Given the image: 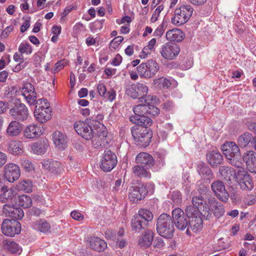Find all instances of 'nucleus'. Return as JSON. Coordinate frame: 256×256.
I'll list each match as a JSON object with an SVG mask.
<instances>
[{
    "label": "nucleus",
    "mask_w": 256,
    "mask_h": 256,
    "mask_svg": "<svg viewBox=\"0 0 256 256\" xmlns=\"http://www.w3.org/2000/svg\"><path fill=\"white\" fill-rule=\"evenodd\" d=\"M194 8L189 4H182L174 11L172 22L180 26L186 24L190 18L193 13Z\"/></svg>",
    "instance_id": "39448f33"
},
{
    "label": "nucleus",
    "mask_w": 256,
    "mask_h": 256,
    "mask_svg": "<svg viewBox=\"0 0 256 256\" xmlns=\"http://www.w3.org/2000/svg\"><path fill=\"white\" fill-rule=\"evenodd\" d=\"M221 150L228 160V162L236 168L244 166L240 148L233 142H226L221 146Z\"/></svg>",
    "instance_id": "f257e3e1"
},
{
    "label": "nucleus",
    "mask_w": 256,
    "mask_h": 256,
    "mask_svg": "<svg viewBox=\"0 0 256 256\" xmlns=\"http://www.w3.org/2000/svg\"><path fill=\"white\" fill-rule=\"evenodd\" d=\"M184 37V34L182 32L176 28L169 30L166 33V39L172 42H180Z\"/></svg>",
    "instance_id": "cd10ccee"
},
{
    "label": "nucleus",
    "mask_w": 256,
    "mask_h": 256,
    "mask_svg": "<svg viewBox=\"0 0 256 256\" xmlns=\"http://www.w3.org/2000/svg\"><path fill=\"white\" fill-rule=\"evenodd\" d=\"M52 108L38 109L34 110V114L37 121L44 123L50 120L52 117Z\"/></svg>",
    "instance_id": "bb28decb"
},
{
    "label": "nucleus",
    "mask_w": 256,
    "mask_h": 256,
    "mask_svg": "<svg viewBox=\"0 0 256 256\" xmlns=\"http://www.w3.org/2000/svg\"><path fill=\"white\" fill-rule=\"evenodd\" d=\"M164 24L163 22L162 24L160 25L158 28L155 30L154 32V36L160 38L164 34Z\"/></svg>",
    "instance_id": "680f3d73"
},
{
    "label": "nucleus",
    "mask_w": 256,
    "mask_h": 256,
    "mask_svg": "<svg viewBox=\"0 0 256 256\" xmlns=\"http://www.w3.org/2000/svg\"><path fill=\"white\" fill-rule=\"evenodd\" d=\"M20 164L22 168L26 171H30L34 168L32 163L29 160L26 158L20 160Z\"/></svg>",
    "instance_id": "4d7b16f0"
},
{
    "label": "nucleus",
    "mask_w": 256,
    "mask_h": 256,
    "mask_svg": "<svg viewBox=\"0 0 256 256\" xmlns=\"http://www.w3.org/2000/svg\"><path fill=\"white\" fill-rule=\"evenodd\" d=\"M4 178L10 182H14L20 176L19 166L13 163L7 164L4 168Z\"/></svg>",
    "instance_id": "ddd939ff"
},
{
    "label": "nucleus",
    "mask_w": 256,
    "mask_h": 256,
    "mask_svg": "<svg viewBox=\"0 0 256 256\" xmlns=\"http://www.w3.org/2000/svg\"><path fill=\"white\" fill-rule=\"evenodd\" d=\"M185 211L186 214V216L188 218H191L192 216H200V214L204 215V212L202 211H200L198 208L192 205L188 206L185 209Z\"/></svg>",
    "instance_id": "49530a36"
},
{
    "label": "nucleus",
    "mask_w": 256,
    "mask_h": 256,
    "mask_svg": "<svg viewBox=\"0 0 256 256\" xmlns=\"http://www.w3.org/2000/svg\"><path fill=\"white\" fill-rule=\"evenodd\" d=\"M2 230L4 234L8 236H14L20 233L21 224L16 220L5 219L2 224Z\"/></svg>",
    "instance_id": "6e6552de"
},
{
    "label": "nucleus",
    "mask_w": 256,
    "mask_h": 256,
    "mask_svg": "<svg viewBox=\"0 0 256 256\" xmlns=\"http://www.w3.org/2000/svg\"><path fill=\"white\" fill-rule=\"evenodd\" d=\"M8 150L14 154H18L22 152L21 145L18 142H12L10 144Z\"/></svg>",
    "instance_id": "864d4df0"
},
{
    "label": "nucleus",
    "mask_w": 256,
    "mask_h": 256,
    "mask_svg": "<svg viewBox=\"0 0 256 256\" xmlns=\"http://www.w3.org/2000/svg\"><path fill=\"white\" fill-rule=\"evenodd\" d=\"M32 188V183L28 180L20 182L16 186V189L18 190H22L26 192H31Z\"/></svg>",
    "instance_id": "a18cd8bd"
},
{
    "label": "nucleus",
    "mask_w": 256,
    "mask_h": 256,
    "mask_svg": "<svg viewBox=\"0 0 256 256\" xmlns=\"http://www.w3.org/2000/svg\"><path fill=\"white\" fill-rule=\"evenodd\" d=\"M156 230L161 236L170 238L174 232V223L172 218L167 214H161L157 220Z\"/></svg>",
    "instance_id": "f03ea898"
},
{
    "label": "nucleus",
    "mask_w": 256,
    "mask_h": 256,
    "mask_svg": "<svg viewBox=\"0 0 256 256\" xmlns=\"http://www.w3.org/2000/svg\"><path fill=\"white\" fill-rule=\"evenodd\" d=\"M65 66L64 62V60H60L54 66L53 72L56 73L59 70L63 68Z\"/></svg>",
    "instance_id": "338daca9"
},
{
    "label": "nucleus",
    "mask_w": 256,
    "mask_h": 256,
    "mask_svg": "<svg viewBox=\"0 0 256 256\" xmlns=\"http://www.w3.org/2000/svg\"><path fill=\"white\" fill-rule=\"evenodd\" d=\"M71 216L76 220H82L84 219V216L80 212L77 211H72L70 214Z\"/></svg>",
    "instance_id": "0e129e2a"
},
{
    "label": "nucleus",
    "mask_w": 256,
    "mask_h": 256,
    "mask_svg": "<svg viewBox=\"0 0 256 256\" xmlns=\"http://www.w3.org/2000/svg\"><path fill=\"white\" fill-rule=\"evenodd\" d=\"M153 84L156 87L158 88H166L172 84L169 80L164 77L155 79Z\"/></svg>",
    "instance_id": "c03bdc74"
},
{
    "label": "nucleus",
    "mask_w": 256,
    "mask_h": 256,
    "mask_svg": "<svg viewBox=\"0 0 256 256\" xmlns=\"http://www.w3.org/2000/svg\"><path fill=\"white\" fill-rule=\"evenodd\" d=\"M123 40L124 38L122 36H116L111 42L110 46L112 48H116L120 44Z\"/></svg>",
    "instance_id": "e2e57ef3"
},
{
    "label": "nucleus",
    "mask_w": 256,
    "mask_h": 256,
    "mask_svg": "<svg viewBox=\"0 0 256 256\" xmlns=\"http://www.w3.org/2000/svg\"><path fill=\"white\" fill-rule=\"evenodd\" d=\"M9 114L14 119L20 122L26 120L28 116V110L23 104H19L11 108Z\"/></svg>",
    "instance_id": "2eb2a0df"
},
{
    "label": "nucleus",
    "mask_w": 256,
    "mask_h": 256,
    "mask_svg": "<svg viewBox=\"0 0 256 256\" xmlns=\"http://www.w3.org/2000/svg\"><path fill=\"white\" fill-rule=\"evenodd\" d=\"M211 188L216 196L222 202H226L230 197L228 192L226 190L224 183L220 180H214L211 184Z\"/></svg>",
    "instance_id": "f8f14e48"
},
{
    "label": "nucleus",
    "mask_w": 256,
    "mask_h": 256,
    "mask_svg": "<svg viewBox=\"0 0 256 256\" xmlns=\"http://www.w3.org/2000/svg\"><path fill=\"white\" fill-rule=\"evenodd\" d=\"M117 163L116 154L110 150H105L100 164L102 170L106 172H110L116 166Z\"/></svg>",
    "instance_id": "0eeeda50"
},
{
    "label": "nucleus",
    "mask_w": 256,
    "mask_h": 256,
    "mask_svg": "<svg viewBox=\"0 0 256 256\" xmlns=\"http://www.w3.org/2000/svg\"><path fill=\"white\" fill-rule=\"evenodd\" d=\"M164 246V242L162 238L160 237H158L154 241V247L155 248H160Z\"/></svg>",
    "instance_id": "69168bd1"
},
{
    "label": "nucleus",
    "mask_w": 256,
    "mask_h": 256,
    "mask_svg": "<svg viewBox=\"0 0 256 256\" xmlns=\"http://www.w3.org/2000/svg\"><path fill=\"white\" fill-rule=\"evenodd\" d=\"M148 194L146 186L141 183L132 186L128 189V198L130 201L136 203L144 199Z\"/></svg>",
    "instance_id": "1a4fd4ad"
},
{
    "label": "nucleus",
    "mask_w": 256,
    "mask_h": 256,
    "mask_svg": "<svg viewBox=\"0 0 256 256\" xmlns=\"http://www.w3.org/2000/svg\"><path fill=\"white\" fill-rule=\"evenodd\" d=\"M156 38H152L148 43V44L145 46L142 50V53L145 54L146 56L150 54L152 50L154 49V46L156 44Z\"/></svg>",
    "instance_id": "6e6d98bb"
},
{
    "label": "nucleus",
    "mask_w": 256,
    "mask_h": 256,
    "mask_svg": "<svg viewBox=\"0 0 256 256\" xmlns=\"http://www.w3.org/2000/svg\"><path fill=\"white\" fill-rule=\"evenodd\" d=\"M52 138L55 146L59 150H64L67 147L68 138L64 134L56 131L53 134Z\"/></svg>",
    "instance_id": "5701e85b"
},
{
    "label": "nucleus",
    "mask_w": 256,
    "mask_h": 256,
    "mask_svg": "<svg viewBox=\"0 0 256 256\" xmlns=\"http://www.w3.org/2000/svg\"><path fill=\"white\" fill-rule=\"evenodd\" d=\"M42 166L54 174H58L62 170V164L58 161L52 160H44L42 162Z\"/></svg>",
    "instance_id": "4be33fe9"
},
{
    "label": "nucleus",
    "mask_w": 256,
    "mask_h": 256,
    "mask_svg": "<svg viewBox=\"0 0 256 256\" xmlns=\"http://www.w3.org/2000/svg\"><path fill=\"white\" fill-rule=\"evenodd\" d=\"M90 248L98 252L104 251L107 247L106 243L102 240L96 238L90 243Z\"/></svg>",
    "instance_id": "ea45409f"
},
{
    "label": "nucleus",
    "mask_w": 256,
    "mask_h": 256,
    "mask_svg": "<svg viewBox=\"0 0 256 256\" xmlns=\"http://www.w3.org/2000/svg\"><path fill=\"white\" fill-rule=\"evenodd\" d=\"M34 104H36L34 110L52 108L50 106V103L44 98H40L38 100H36Z\"/></svg>",
    "instance_id": "3c124183"
},
{
    "label": "nucleus",
    "mask_w": 256,
    "mask_h": 256,
    "mask_svg": "<svg viewBox=\"0 0 256 256\" xmlns=\"http://www.w3.org/2000/svg\"><path fill=\"white\" fill-rule=\"evenodd\" d=\"M254 136L249 132H245L240 136L238 139V144L241 148H246L249 144L252 146L254 144Z\"/></svg>",
    "instance_id": "7c9ffc66"
},
{
    "label": "nucleus",
    "mask_w": 256,
    "mask_h": 256,
    "mask_svg": "<svg viewBox=\"0 0 256 256\" xmlns=\"http://www.w3.org/2000/svg\"><path fill=\"white\" fill-rule=\"evenodd\" d=\"M242 160L248 170L256 174V152L253 150L247 151L243 154Z\"/></svg>",
    "instance_id": "6ab92c4d"
},
{
    "label": "nucleus",
    "mask_w": 256,
    "mask_h": 256,
    "mask_svg": "<svg viewBox=\"0 0 256 256\" xmlns=\"http://www.w3.org/2000/svg\"><path fill=\"white\" fill-rule=\"evenodd\" d=\"M22 92L30 105L34 104L37 98L36 93L34 86L32 84L24 83L22 88Z\"/></svg>",
    "instance_id": "dca6fc26"
},
{
    "label": "nucleus",
    "mask_w": 256,
    "mask_h": 256,
    "mask_svg": "<svg viewBox=\"0 0 256 256\" xmlns=\"http://www.w3.org/2000/svg\"><path fill=\"white\" fill-rule=\"evenodd\" d=\"M172 199L174 202H180L182 201V195L179 192H174L172 194Z\"/></svg>",
    "instance_id": "774afa93"
},
{
    "label": "nucleus",
    "mask_w": 256,
    "mask_h": 256,
    "mask_svg": "<svg viewBox=\"0 0 256 256\" xmlns=\"http://www.w3.org/2000/svg\"><path fill=\"white\" fill-rule=\"evenodd\" d=\"M197 170L202 178L207 179L213 178V174L212 170L204 162H200L198 164Z\"/></svg>",
    "instance_id": "f704fd0d"
},
{
    "label": "nucleus",
    "mask_w": 256,
    "mask_h": 256,
    "mask_svg": "<svg viewBox=\"0 0 256 256\" xmlns=\"http://www.w3.org/2000/svg\"><path fill=\"white\" fill-rule=\"evenodd\" d=\"M144 221L136 214L131 220V226L132 231L139 232L142 230L144 229L148 225L144 224Z\"/></svg>",
    "instance_id": "c9c22d12"
},
{
    "label": "nucleus",
    "mask_w": 256,
    "mask_h": 256,
    "mask_svg": "<svg viewBox=\"0 0 256 256\" xmlns=\"http://www.w3.org/2000/svg\"><path fill=\"white\" fill-rule=\"evenodd\" d=\"M206 159L212 168H216L222 163L223 156L220 152L212 151L206 154Z\"/></svg>",
    "instance_id": "393cba45"
},
{
    "label": "nucleus",
    "mask_w": 256,
    "mask_h": 256,
    "mask_svg": "<svg viewBox=\"0 0 256 256\" xmlns=\"http://www.w3.org/2000/svg\"><path fill=\"white\" fill-rule=\"evenodd\" d=\"M180 50L177 44L166 42L162 46L160 52L164 58L172 60L179 54Z\"/></svg>",
    "instance_id": "4468645a"
},
{
    "label": "nucleus",
    "mask_w": 256,
    "mask_h": 256,
    "mask_svg": "<svg viewBox=\"0 0 256 256\" xmlns=\"http://www.w3.org/2000/svg\"><path fill=\"white\" fill-rule=\"evenodd\" d=\"M146 169V167L145 168L142 166L137 165L133 167L132 172L138 178H150L151 174Z\"/></svg>",
    "instance_id": "e433bc0d"
},
{
    "label": "nucleus",
    "mask_w": 256,
    "mask_h": 256,
    "mask_svg": "<svg viewBox=\"0 0 256 256\" xmlns=\"http://www.w3.org/2000/svg\"><path fill=\"white\" fill-rule=\"evenodd\" d=\"M206 199L208 198L202 196H195L192 198V202L193 206L204 212V216H208L210 212V208L206 204Z\"/></svg>",
    "instance_id": "412c9836"
},
{
    "label": "nucleus",
    "mask_w": 256,
    "mask_h": 256,
    "mask_svg": "<svg viewBox=\"0 0 256 256\" xmlns=\"http://www.w3.org/2000/svg\"><path fill=\"white\" fill-rule=\"evenodd\" d=\"M18 50L22 54L26 53L29 54L32 52V47L28 43L21 44L19 46Z\"/></svg>",
    "instance_id": "13d9d810"
},
{
    "label": "nucleus",
    "mask_w": 256,
    "mask_h": 256,
    "mask_svg": "<svg viewBox=\"0 0 256 256\" xmlns=\"http://www.w3.org/2000/svg\"><path fill=\"white\" fill-rule=\"evenodd\" d=\"M33 228L38 231L46 233L50 232V228L48 222L44 220H40L35 222L33 225Z\"/></svg>",
    "instance_id": "79ce46f5"
},
{
    "label": "nucleus",
    "mask_w": 256,
    "mask_h": 256,
    "mask_svg": "<svg viewBox=\"0 0 256 256\" xmlns=\"http://www.w3.org/2000/svg\"><path fill=\"white\" fill-rule=\"evenodd\" d=\"M136 162L140 166L149 168L154 164V160L152 156L146 152H140L136 158Z\"/></svg>",
    "instance_id": "b1692460"
},
{
    "label": "nucleus",
    "mask_w": 256,
    "mask_h": 256,
    "mask_svg": "<svg viewBox=\"0 0 256 256\" xmlns=\"http://www.w3.org/2000/svg\"><path fill=\"white\" fill-rule=\"evenodd\" d=\"M208 202L211 207L212 206L214 214L216 217L219 218L224 214V210L221 203L217 202L214 198H208Z\"/></svg>",
    "instance_id": "c756f323"
},
{
    "label": "nucleus",
    "mask_w": 256,
    "mask_h": 256,
    "mask_svg": "<svg viewBox=\"0 0 256 256\" xmlns=\"http://www.w3.org/2000/svg\"><path fill=\"white\" fill-rule=\"evenodd\" d=\"M130 120L133 124H136V126H142L146 127L152 124V120L149 116L146 115L142 116H131L130 117Z\"/></svg>",
    "instance_id": "a878e982"
},
{
    "label": "nucleus",
    "mask_w": 256,
    "mask_h": 256,
    "mask_svg": "<svg viewBox=\"0 0 256 256\" xmlns=\"http://www.w3.org/2000/svg\"><path fill=\"white\" fill-rule=\"evenodd\" d=\"M164 7L162 4H161L156 8L151 18V22H154L158 20L160 12L164 10Z\"/></svg>",
    "instance_id": "bf43d9fd"
},
{
    "label": "nucleus",
    "mask_w": 256,
    "mask_h": 256,
    "mask_svg": "<svg viewBox=\"0 0 256 256\" xmlns=\"http://www.w3.org/2000/svg\"><path fill=\"white\" fill-rule=\"evenodd\" d=\"M42 134L41 128L36 124H30L27 126L23 131L24 138L29 140L38 138Z\"/></svg>",
    "instance_id": "f3484780"
},
{
    "label": "nucleus",
    "mask_w": 256,
    "mask_h": 256,
    "mask_svg": "<svg viewBox=\"0 0 256 256\" xmlns=\"http://www.w3.org/2000/svg\"><path fill=\"white\" fill-rule=\"evenodd\" d=\"M202 228L203 221L200 216H192V218H190L189 225L186 229V234L188 236H190V228L193 232L196 233L200 231Z\"/></svg>",
    "instance_id": "aec40b11"
},
{
    "label": "nucleus",
    "mask_w": 256,
    "mask_h": 256,
    "mask_svg": "<svg viewBox=\"0 0 256 256\" xmlns=\"http://www.w3.org/2000/svg\"><path fill=\"white\" fill-rule=\"evenodd\" d=\"M148 108L147 104H138L133 108L134 112V116H142L146 114V110Z\"/></svg>",
    "instance_id": "8fccbe9b"
},
{
    "label": "nucleus",
    "mask_w": 256,
    "mask_h": 256,
    "mask_svg": "<svg viewBox=\"0 0 256 256\" xmlns=\"http://www.w3.org/2000/svg\"><path fill=\"white\" fill-rule=\"evenodd\" d=\"M74 128L78 134L86 140H90L94 138L95 132L86 121L75 122Z\"/></svg>",
    "instance_id": "9d476101"
},
{
    "label": "nucleus",
    "mask_w": 256,
    "mask_h": 256,
    "mask_svg": "<svg viewBox=\"0 0 256 256\" xmlns=\"http://www.w3.org/2000/svg\"><path fill=\"white\" fill-rule=\"evenodd\" d=\"M172 220L178 229L184 230L189 225L190 218L186 216L184 211L180 208H176L172 210Z\"/></svg>",
    "instance_id": "9b49d317"
},
{
    "label": "nucleus",
    "mask_w": 256,
    "mask_h": 256,
    "mask_svg": "<svg viewBox=\"0 0 256 256\" xmlns=\"http://www.w3.org/2000/svg\"><path fill=\"white\" fill-rule=\"evenodd\" d=\"M18 204L22 208H27L32 206V200L30 196L22 194L18 198Z\"/></svg>",
    "instance_id": "09e8293b"
},
{
    "label": "nucleus",
    "mask_w": 256,
    "mask_h": 256,
    "mask_svg": "<svg viewBox=\"0 0 256 256\" xmlns=\"http://www.w3.org/2000/svg\"><path fill=\"white\" fill-rule=\"evenodd\" d=\"M14 204H5L3 207V212L8 216L14 219H21L24 216L23 210L14 206Z\"/></svg>",
    "instance_id": "a211bd4d"
},
{
    "label": "nucleus",
    "mask_w": 256,
    "mask_h": 256,
    "mask_svg": "<svg viewBox=\"0 0 256 256\" xmlns=\"http://www.w3.org/2000/svg\"><path fill=\"white\" fill-rule=\"evenodd\" d=\"M4 248L13 254L18 252L19 250L17 244L10 240L4 241Z\"/></svg>",
    "instance_id": "de8ad7c7"
},
{
    "label": "nucleus",
    "mask_w": 256,
    "mask_h": 256,
    "mask_svg": "<svg viewBox=\"0 0 256 256\" xmlns=\"http://www.w3.org/2000/svg\"><path fill=\"white\" fill-rule=\"evenodd\" d=\"M218 173L224 180L230 181L232 177L234 178V175L236 172L230 167L222 166L219 168Z\"/></svg>",
    "instance_id": "473e14b6"
},
{
    "label": "nucleus",
    "mask_w": 256,
    "mask_h": 256,
    "mask_svg": "<svg viewBox=\"0 0 256 256\" xmlns=\"http://www.w3.org/2000/svg\"><path fill=\"white\" fill-rule=\"evenodd\" d=\"M148 66V78L154 76L159 70V66L157 62L152 60H148L145 63Z\"/></svg>",
    "instance_id": "37998d69"
},
{
    "label": "nucleus",
    "mask_w": 256,
    "mask_h": 256,
    "mask_svg": "<svg viewBox=\"0 0 256 256\" xmlns=\"http://www.w3.org/2000/svg\"><path fill=\"white\" fill-rule=\"evenodd\" d=\"M238 168L234 176L238 182L240 188L244 190H251L254 187V184L250 176L247 172L242 167H237Z\"/></svg>",
    "instance_id": "423d86ee"
},
{
    "label": "nucleus",
    "mask_w": 256,
    "mask_h": 256,
    "mask_svg": "<svg viewBox=\"0 0 256 256\" xmlns=\"http://www.w3.org/2000/svg\"><path fill=\"white\" fill-rule=\"evenodd\" d=\"M132 134L136 145L146 147L149 145L152 136L150 128L142 126H134L131 129Z\"/></svg>",
    "instance_id": "7ed1b4c3"
},
{
    "label": "nucleus",
    "mask_w": 256,
    "mask_h": 256,
    "mask_svg": "<svg viewBox=\"0 0 256 256\" xmlns=\"http://www.w3.org/2000/svg\"><path fill=\"white\" fill-rule=\"evenodd\" d=\"M148 92V87L142 84H128L126 86V94L134 98L141 99L142 102L143 100L144 102H148V101L152 100L150 96H147Z\"/></svg>",
    "instance_id": "20e7f679"
},
{
    "label": "nucleus",
    "mask_w": 256,
    "mask_h": 256,
    "mask_svg": "<svg viewBox=\"0 0 256 256\" xmlns=\"http://www.w3.org/2000/svg\"><path fill=\"white\" fill-rule=\"evenodd\" d=\"M136 214L144 222V224H146L148 226L149 222L152 221L154 218L152 213L150 210L146 209L140 210Z\"/></svg>",
    "instance_id": "a19ab883"
},
{
    "label": "nucleus",
    "mask_w": 256,
    "mask_h": 256,
    "mask_svg": "<svg viewBox=\"0 0 256 256\" xmlns=\"http://www.w3.org/2000/svg\"><path fill=\"white\" fill-rule=\"evenodd\" d=\"M150 101H148V102H145L146 104H147L148 105L146 115L148 116H158L160 114L159 109L154 105L150 104Z\"/></svg>",
    "instance_id": "603ef678"
},
{
    "label": "nucleus",
    "mask_w": 256,
    "mask_h": 256,
    "mask_svg": "<svg viewBox=\"0 0 256 256\" xmlns=\"http://www.w3.org/2000/svg\"><path fill=\"white\" fill-rule=\"evenodd\" d=\"M98 91L100 96L107 98L110 101H112L116 98V92L112 89L107 92L105 85L102 83H100L97 86Z\"/></svg>",
    "instance_id": "2f4dec72"
},
{
    "label": "nucleus",
    "mask_w": 256,
    "mask_h": 256,
    "mask_svg": "<svg viewBox=\"0 0 256 256\" xmlns=\"http://www.w3.org/2000/svg\"><path fill=\"white\" fill-rule=\"evenodd\" d=\"M22 124L14 120L9 124L6 132L10 136H18L22 131Z\"/></svg>",
    "instance_id": "4c0bfd02"
},
{
    "label": "nucleus",
    "mask_w": 256,
    "mask_h": 256,
    "mask_svg": "<svg viewBox=\"0 0 256 256\" xmlns=\"http://www.w3.org/2000/svg\"><path fill=\"white\" fill-rule=\"evenodd\" d=\"M137 70L141 77L148 78V66L145 63L141 64L137 67Z\"/></svg>",
    "instance_id": "5fc2aeb1"
},
{
    "label": "nucleus",
    "mask_w": 256,
    "mask_h": 256,
    "mask_svg": "<svg viewBox=\"0 0 256 256\" xmlns=\"http://www.w3.org/2000/svg\"><path fill=\"white\" fill-rule=\"evenodd\" d=\"M48 144L46 141L43 140L32 144L31 149L36 154H42L46 152Z\"/></svg>",
    "instance_id": "72a5a7b5"
},
{
    "label": "nucleus",
    "mask_w": 256,
    "mask_h": 256,
    "mask_svg": "<svg viewBox=\"0 0 256 256\" xmlns=\"http://www.w3.org/2000/svg\"><path fill=\"white\" fill-rule=\"evenodd\" d=\"M0 202L5 204H16V198L14 196L13 190H9L4 192L0 195Z\"/></svg>",
    "instance_id": "58836bf2"
},
{
    "label": "nucleus",
    "mask_w": 256,
    "mask_h": 256,
    "mask_svg": "<svg viewBox=\"0 0 256 256\" xmlns=\"http://www.w3.org/2000/svg\"><path fill=\"white\" fill-rule=\"evenodd\" d=\"M154 233L152 230H147L139 238L138 244L141 246L149 247L154 240Z\"/></svg>",
    "instance_id": "c85d7f7f"
},
{
    "label": "nucleus",
    "mask_w": 256,
    "mask_h": 256,
    "mask_svg": "<svg viewBox=\"0 0 256 256\" xmlns=\"http://www.w3.org/2000/svg\"><path fill=\"white\" fill-rule=\"evenodd\" d=\"M198 190L200 193V196L206 197L208 200L212 198L210 195L211 192L206 186L202 185V186L198 188Z\"/></svg>",
    "instance_id": "052dcab7"
}]
</instances>
